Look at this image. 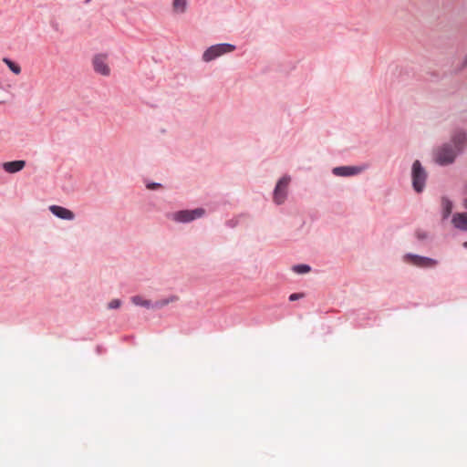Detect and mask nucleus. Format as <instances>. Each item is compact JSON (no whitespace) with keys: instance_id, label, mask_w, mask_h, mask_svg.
<instances>
[{"instance_id":"f3484780","label":"nucleus","mask_w":467,"mask_h":467,"mask_svg":"<svg viewBox=\"0 0 467 467\" xmlns=\"http://www.w3.org/2000/svg\"><path fill=\"white\" fill-rule=\"evenodd\" d=\"M177 299H178V298H177L176 296H171V298H169V299H163V300H161V301H159V302H156V304H155V306H155V307H158V308H161V307H162V306H164L168 305V304H169V303H171V302H174V301H176Z\"/></svg>"},{"instance_id":"9d476101","label":"nucleus","mask_w":467,"mask_h":467,"mask_svg":"<svg viewBox=\"0 0 467 467\" xmlns=\"http://www.w3.org/2000/svg\"><path fill=\"white\" fill-rule=\"evenodd\" d=\"M361 171L362 169L359 167L342 166L334 168L333 173L337 176H351L359 173Z\"/></svg>"},{"instance_id":"ddd939ff","label":"nucleus","mask_w":467,"mask_h":467,"mask_svg":"<svg viewBox=\"0 0 467 467\" xmlns=\"http://www.w3.org/2000/svg\"><path fill=\"white\" fill-rule=\"evenodd\" d=\"M441 208H442V219H447L452 211V202L447 199L442 198L441 200Z\"/></svg>"},{"instance_id":"412c9836","label":"nucleus","mask_w":467,"mask_h":467,"mask_svg":"<svg viewBox=\"0 0 467 467\" xmlns=\"http://www.w3.org/2000/svg\"><path fill=\"white\" fill-rule=\"evenodd\" d=\"M417 237L419 239H425L427 237V234L425 233L417 232Z\"/></svg>"},{"instance_id":"6ab92c4d","label":"nucleus","mask_w":467,"mask_h":467,"mask_svg":"<svg viewBox=\"0 0 467 467\" xmlns=\"http://www.w3.org/2000/svg\"><path fill=\"white\" fill-rule=\"evenodd\" d=\"M303 297V294H299V293H294V294H291L289 296V300L290 301H296L299 298H302Z\"/></svg>"},{"instance_id":"4be33fe9","label":"nucleus","mask_w":467,"mask_h":467,"mask_svg":"<svg viewBox=\"0 0 467 467\" xmlns=\"http://www.w3.org/2000/svg\"><path fill=\"white\" fill-rule=\"evenodd\" d=\"M463 194L467 197V183L463 187Z\"/></svg>"},{"instance_id":"b1692460","label":"nucleus","mask_w":467,"mask_h":467,"mask_svg":"<svg viewBox=\"0 0 467 467\" xmlns=\"http://www.w3.org/2000/svg\"><path fill=\"white\" fill-rule=\"evenodd\" d=\"M463 246H464L465 248H467V242H464V243H463Z\"/></svg>"},{"instance_id":"0eeeda50","label":"nucleus","mask_w":467,"mask_h":467,"mask_svg":"<svg viewBox=\"0 0 467 467\" xmlns=\"http://www.w3.org/2000/svg\"><path fill=\"white\" fill-rule=\"evenodd\" d=\"M94 70L102 75L109 76L110 74V67L108 64V57L105 54H99L93 57L92 60Z\"/></svg>"},{"instance_id":"1a4fd4ad","label":"nucleus","mask_w":467,"mask_h":467,"mask_svg":"<svg viewBox=\"0 0 467 467\" xmlns=\"http://www.w3.org/2000/svg\"><path fill=\"white\" fill-rule=\"evenodd\" d=\"M451 223L453 226L462 231H467V213H456L452 215Z\"/></svg>"},{"instance_id":"2eb2a0df","label":"nucleus","mask_w":467,"mask_h":467,"mask_svg":"<svg viewBox=\"0 0 467 467\" xmlns=\"http://www.w3.org/2000/svg\"><path fill=\"white\" fill-rule=\"evenodd\" d=\"M131 302L136 305V306H144V307H150L151 306V304L149 300H146L144 298H142L141 296H132L131 297Z\"/></svg>"},{"instance_id":"f8f14e48","label":"nucleus","mask_w":467,"mask_h":467,"mask_svg":"<svg viewBox=\"0 0 467 467\" xmlns=\"http://www.w3.org/2000/svg\"><path fill=\"white\" fill-rule=\"evenodd\" d=\"M188 2L187 0H173L172 11L175 14H183L186 12Z\"/></svg>"},{"instance_id":"39448f33","label":"nucleus","mask_w":467,"mask_h":467,"mask_svg":"<svg viewBox=\"0 0 467 467\" xmlns=\"http://www.w3.org/2000/svg\"><path fill=\"white\" fill-rule=\"evenodd\" d=\"M204 214V210L197 208L194 210L180 211L173 213V220L181 223H189L192 220L202 217Z\"/></svg>"},{"instance_id":"f257e3e1","label":"nucleus","mask_w":467,"mask_h":467,"mask_svg":"<svg viewBox=\"0 0 467 467\" xmlns=\"http://www.w3.org/2000/svg\"><path fill=\"white\" fill-rule=\"evenodd\" d=\"M466 144V133L462 130H457L451 135L450 143H444L435 150L433 158L440 165H449L454 161Z\"/></svg>"},{"instance_id":"5701e85b","label":"nucleus","mask_w":467,"mask_h":467,"mask_svg":"<svg viewBox=\"0 0 467 467\" xmlns=\"http://www.w3.org/2000/svg\"><path fill=\"white\" fill-rule=\"evenodd\" d=\"M463 206L467 209V197L463 201Z\"/></svg>"},{"instance_id":"423d86ee","label":"nucleus","mask_w":467,"mask_h":467,"mask_svg":"<svg viewBox=\"0 0 467 467\" xmlns=\"http://www.w3.org/2000/svg\"><path fill=\"white\" fill-rule=\"evenodd\" d=\"M289 182H290V177H288V176H284L283 178H281L278 181V182L275 186V192H274V201L277 204H281L285 202V200L286 198L287 188H288Z\"/></svg>"},{"instance_id":"20e7f679","label":"nucleus","mask_w":467,"mask_h":467,"mask_svg":"<svg viewBox=\"0 0 467 467\" xmlns=\"http://www.w3.org/2000/svg\"><path fill=\"white\" fill-rule=\"evenodd\" d=\"M403 261L407 264L422 268H432L438 264L435 259L411 254H405L403 256Z\"/></svg>"},{"instance_id":"f03ea898","label":"nucleus","mask_w":467,"mask_h":467,"mask_svg":"<svg viewBox=\"0 0 467 467\" xmlns=\"http://www.w3.org/2000/svg\"><path fill=\"white\" fill-rule=\"evenodd\" d=\"M235 50V47L231 44L223 43L208 47L202 54V59L210 62L224 54L231 53Z\"/></svg>"},{"instance_id":"dca6fc26","label":"nucleus","mask_w":467,"mask_h":467,"mask_svg":"<svg viewBox=\"0 0 467 467\" xmlns=\"http://www.w3.org/2000/svg\"><path fill=\"white\" fill-rule=\"evenodd\" d=\"M310 269V266L307 265H297L293 267V270L297 274L308 273Z\"/></svg>"},{"instance_id":"a211bd4d","label":"nucleus","mask_w":467,"mask_h":467,"mask_svg":"<svg viewBox=\"0 0 467 467\" xmlns=\"http://www.w3.org/2000/svg\"><path fill=\"white\" fill-rule=\"evenodd\" d=\"M120 305H121V302L119 299H113L109 303L108 308L116 309V308H119L120 306Z\"/></svg>"},{"instance_id":"6e6552de","label":"nucleus","mask_w":467,"mask_h":467,"mask_svg":"<svg viewBox=\"0 0 467 467\" xmlns=\"http://www.w3.org/2000/svg\"><path fill=\"white\" fill-rule=\"evenodd\" d=\"M49 210L54 215L64 220H73L75 218L73 212L62 206L51 205Z\"/></svg>"},{"instance_id":"393cba45","label":"nucleus","mask_w":467,"mask_h":467,"mask_svg":"<svg viewBox=\"0 0 467 467\" xmlns=\"http://www.w3.org/2000/svg\"><path fill=\"white\" fill-rule=\"evenodd\" d=\"M464 63L467 65V55H466Z\"/></svg>"},{"instance_id":"9b49d317","label":"nucleus","mask_w":467,"mask_h":467,"mask_svg":"<svg viewBox=\"0 0 467 467\" xmlns=\"http://www.w3.org/2000/svg\"><path fill=\"white\" fill-rule=\"evenodd\" d=\"M26 166L25 161H7L3 164L4 170L8 173H15L23 170Z\"/></svg>"},{"instance_id":"4468645a","label":"nucleus","mask_w":467,"mask_h":467,"mask_svg":"<svg viewBox=\"0 0 467 467\" xmlns=\"http://www.w3.org/2000/svg\"><path fill=\"white\" fill-rule=\"evenodd\" d=\"M3 62L8 67V68L15 74L19 75L22 71L21 67L7 57L3 58Z\"/></svg>"},{"instance_id":"7ed1b4c3","label":"nucleus","mask_w":467,"mask_h":467,"mask_svg":"<svg viewBox=\"0 0 467 467\" xmlns=\"http://www.w3.org/2000/svg\"><path fill=\"white\" fill-rule=\"evenodd\" d=\"M412 185L413 189L417 192H422L425 186V182L427 179V173L425 170L422 168L420 162L419 161H415L412 165Z\"/></svg>"},{"instance_id":"aec40b11","label":"nucleus","mask_w":467,"mask_h":467,"mask_svg":"<svg viewBox=\"0 0 467 467\" xmlns=\"http://www.w3.org/2000/svg\"><path fill=\"white\" fill-rule=\"evenodd\" d=\"M159 187H161V184H159V183H150V184L147 185V188L150 189V190H154V189H157Z\"/></svg>"}]
</instances>
